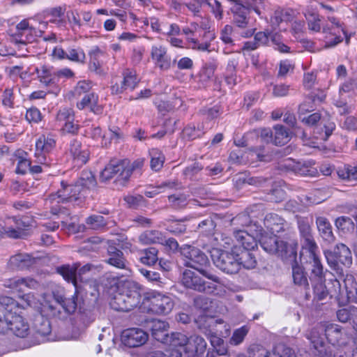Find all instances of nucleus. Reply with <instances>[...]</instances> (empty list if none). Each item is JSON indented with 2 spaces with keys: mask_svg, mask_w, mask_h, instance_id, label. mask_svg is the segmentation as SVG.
I'll list each match as a JSON object with an SVG mask.
<instances>
[{
  "mask_svg": "<svg viewBox=\"0 0 357 357\" xmlns=\"http://www.w3.org/2000/svg\"><path fill=\"white\" fill-rule=\"evenodd\" d=\"M61 184V188L49 197L52 204L51 212L54 215L68 214L65 207L57 204L77 200L86 189L96 187V181L91 172L83 171L80 178L74 185H68L64 181Z\"/></svg>",
  "mask_w": 357,
  "mask_h": 357,
  "instance_id": "f257e3e1",
  "label": "nucleus"
},
{
  "mask_svg": "<svg viewBox=\"0 0 357 357\" xmlns=\"http://www.w3.org/2000/svg\"><path fill=\"white\" fill-rule=\"evenodd\" d=\"M141 298L140 286L132 280H126L118 284L109 305L116 311L128 312L139 305Z\"/></svg>",
  "mask_w": 357,
  "mask_h": 357,
  "instance_id": "f03ea898",
  "label": "nucleus"
},
{
  "mask_svg": "<svg viewBox=\"0 0 357 357\" xmlns=\"http://www.w3.org/2000/svg\"><path fill=\"white\" fill-rule=\"evenodd\" d=\"M144 163L143 158H138L132 163L128 159L111 160L102 171L100 179L107 181L115 177L116 181L124 185L133 172L141 170Z\"/></svg>",
  "mask_w": 357,
  "mask_h": 357,
  "instance_id": "7ed1b4c3",
  "label": "nucleus"
},
{
  "mask_svg": "<svg viewBox=\"0 0 357 357\" xmlns=\"http://www.w3.org/2000/svg\"><path fill=\"white\" fill-rule=\"evenodd\" d=\"M181 254L184 258L185 266L194 268L203 277L218 284H221V280L219 277L205 269L209 265V260L202 251L195 247L184 245L181 248Z\"/></svg>",
  "mask_w": 357,
  "mask_h": 357,
  "instance_id": "20e7f679",
  "label": "nucleus"
},
{
  "mask_svg": "<svg viewBox=\"0 0 357 357\" xmlns=\"http://www.w3.org/2000/svg\"><path fill=\"white\" fill-rule=\"evenodd\" d=\"M236 245L231 252L214 248L211 251V257L215 266L227 274H235L240 271V265L236 256Z\"/></svg>",
  "mask_w": 357,
  "mask_h": 357,
  "instance_id": "39448f33",
  "label": "nucleus"
},
{
  "mask_svg": "<svg viewBox=\"0 0 357 357\" xmlns=\"http://www.w3.org/2000/svg\"><path fill=\"white\" fill-rule=\"evenodd\" d=\"M202 276L199 272L186 269L183 272L181 283L188 289L202 293H212L218 289V285L204 280Z\"/></svg>",
  "mask_w": 357,
  "mask_h": 357,
  "instance_id": "423d86ee",
  "label": "nucleus"
},
{
  "mask_svg": "<svg viewBox=\"0 0 357 357\" xmlns=\"http://www.w3.org/2000/svg\"><path fill=\"white\" fill-rule=\"evenodd\" d=\"M258 241L261 248L269 254H277L283 257L289 252V245L284 241L279 240L275 234L264 235L261 231Z\"/></svg>",
  "mask_w": 357,
  "mask_h": 357,
  "instance_id": "0eeeda50",
  "label": "nucleus"
},
{
  "mask_svg": "<svg viewBox=\"0 0 357 357\" xmlns=\"http://www.w3.org/2000/svg\"><path fill=\"white\" fill-rule=\"evenodd\" d=\"M325 256L328 264L331 267H335L337 263L349 266L352 264V257L349 248L343 243L337 244L333 252H325Z\"/></svg>",
  "mask_w": 357,
  "mask_h": 357,
  "instance_id": "6e6552de",
  "label": "nucleus"
},
{
  "mask_svg": "<svg viewBox=\"0 0 357 357\" xmlns=\"http://www.w3.org/2000/svg\"><path fill=\"white\" fill-rule=\"evenodd\" d=\"M328 20L331 23L332 26H325L323 27V32L326 33V47H332L342 41L341 33L345 36V31L342 26L340 22L334 16H328Z\"/></svg>",
  "mask_w": 357,
  "mask_h": 357,
  "instance_id": "1a4fd4ad",
  "label": "nucleus"
},
{
  "mask_svg": "<svg viewBox=\"0 0 357 357\" xmlns=\"http://www.w3.org/2000/svg\"><path fill=\"white\" fill-rule=\"evenodd\" d=\"M29 224L23 219L16 217L9 218L3 226V234L12 238H23L26 236Z\"/></svg>",
  "mask_w": 357,
  "mask_h": 357,
  "instance_id": "9d476101",
  "label": "nucleus"
},
{
  "mask_svg": "<svg viewBox=\"0 0 357 357\" xmlns=\"http://www.w3.org/2000/svg\"><path fill=\"white\" fill-rule=\"evenodd\" d=\"M56 145V140L50 134L40 135L36 142V162L45 164L46 162L45 155L52 151Z\"/></svg>",
  "mask_w": 357,
  "mask_h": 357,
  "instance_id": "9b49d317",
  "label": "nucleus"
},
{
  "mask_svg": "<svg viewBox=\"0 0 357 357\" xmlns=\"http://www.w3.org/2000/svg\"><path fill=\"white\" fill-rule=\"evenodd\" d=\"M261 229L249 230L236 229L234 231V237L236 243L242 246L241 249L252 250L257 246V242L261 235Z\"/></svg>",
  "mask_w": 357,
  "mask_h": 357,
  "instance_id": "f8f14e48",
  "label": "nucleus"
},
{
  "mask_svg": "<svg viewBox=\"0 0 357 357\" xmlns=\"http://www.w3.org/2000/svg\"><path fill=\"white\" fill-rule=\"evenodd\" d=\"M148 340V334L141 328H132L125 330L121 335L123 344L129 347L144 344Z\"/></svg>",
  "mask_w": 357,
  "mask_h": 357,
  "instance_id": "ddd939ff",
  "label": "nucleus"
},
{
  "mask_svg": "<svg viewBox=\"0 0 357 357\" xmlns=\"http://www.w3.org/2000/svg\"><path fill=\"white\" fill-rule=\"evenodd\" d=\"M108 258L106 260L109 264L125 271V275L129 276L131 274L129 262L126 260L122 251L115 247L108 248Z\"/></svg>",
  "mask_w": 357,
  "mask_h": 357,
  "instance_id": "4468645a",
  "label": "nucleus"
},
{
  "mask_svg": "<svg viewBox=\"0 0 357 357\" xmlns=\"http://www.w3.org/2000/svg\"><path fill=\"white\" fill-rule=\"evenodd\" d=\"M151 309L153 312L158 314H167L169 313L174 307L172 299L160 294H154L151 298Z\"/></svg>",
  "mask_w": 357,
  "mask_h": 357,
  "instance_id": "2eb2a0df",
  "label": "nucleus"
},
{
  "mask_svg": "<svg viewBox=\"0 0 357 357\" xmlns=\"http://www.w3.org/2000/svg\"><path fill=\"white\" fill-rule=\"evenodd\" d=\"M324 335L333 345H342L346 343L347 335L341 326L335 324H324Z\"/></svg>",
  "mask_w": 357,
  "mask_h": 357,
  "instance_id": "dca6fc26",
  "label": "nucleus"
},
{
  "mask_svg": "<svg viewBox=\"0 0 357 357\" xmlns=\"http://www.w3.org/2000/svg\"><path fill=\"white\" fill-rule=\"evenodd\" d=\"M151 56L156 67L167 70L171 66V59L167 50L162 45H153L151 50Z\"/></svg>",
  "mask_w": 357,
  "mask_h": 357,
  "instance_id": "f3484780",
  "label": "nucleus"
},
{
  "mask_svg": "<svg viewBox=\"0 0 357 357\" xmlns=\"http://www.w3.org/2000/svg\"><path fill=\"white\" fill-rule=\"evenodd\" d=\"M9 328L15 335L25 337L29 333V325L25 319L20 314L10 313Z\"/></svg>",
  "mask_w": 357,
  "mask_h": 357,
  "instance_id": "a211bd4d",
  "label": "nucleus"
},
{
  "mask_svg": "<svg viewBox=\"0 0 357 357\" xmlns=\"http://www.w3.org/2000/svg\"><path fill=\"white\" fill-rule=\"evenodd\" d=\"M264 226L273 234L284 231L289 228L288 223L276 213H271L264 218Z\"/></svg>",
  "mask_w": 357,
  "mask_h": 357,
  "instance_id": "6ab92c4d",
  "label": "nucleus"
},
{
  "mask_svg": "<svg viewBox=\"0 0 357 357\" xmlns=\"http://www.w3.org/2000/svg\"><path fill=\"white\" fill-rule=\"evenodd\" d=\"M123 75V79L121 81L120 84L116 83L112 85V91L113 93H121L125 90H133L136 87L139 81L134 72L126 70Z\"/></svg>",
  "mask_w": 357,
  "mask_h": 357,
  "instance_id": "aec40b11",
  "label": "nucleus"
},
{
  "mask_svg": "<svg viewBox=\"0 0 357 357\" xmlns=\"http://www.w3.org/2000/svg\"><path fill=\"white\" fill-rule=\"evenodd\" d=\"M90 63L89 68L91 71L98 75H104L105 73L102 68L103 59L106 56L105 52L98 47H93L89 52Z\"/></svg>",
  "mask_w": 357,
  "mask_h": 357,
  "instance_id": "412c9836",
  "label": "nucleus"
},
{
  "mask_svg": "<svg viewBox=\"0 0 357 357\" xmlns=\"http://www.w3.org/2000/svg\"><path fill=\"white\" fill-rule=\"evenodd\" d=\"M148 327L151 331L152 336L158 341H167V331L169 324L160 319H152L148 322Z\"/></svg>",
  "mask_w": 357,
  "mask_h": 357,
  "instance_id": "4be33fe9",
  "label": "nucleus"
},
{
  "mask_svg": "<svg viewBox=\"0 0 357 357\" xmlns=\"http://www.w3.org/2000/svg\"><path fill=\"white\" fill-rule=\"evenodd\" d=\"M34 263V258L31 257L29 254L18 253L10 257L8 266L13 270H24L29 268Z\"/></svg>",
  "mask_w": 357,
  "mask_h": 357,
  "instance_id": "5701e85b",
  "label": "nucleus"
},
{
  "mask_svg": "<svg viewBox=\"0 0 357 357\" xmlns=\"http://www.w3.org/2000/svg\"><path fill=\"white\" fill-rule=\"evenodd\" d=\"M251 250L241 249L236 245V256L240 265V269L243 267L246 269L255 268L257 260L255 256L250 252Z\"/></svg>",
  "mask_w": 357,
  "mask_h": 357,
  "instance_id": "b1692460",
  "label": "nucleus"
},
{
  "mask_svg": "<svg viewBox=\"0 0 357 357\" xmlns=\"http://www.w3.org/2000/svg\"><path fill=\"white\" fill-rule=\"evenodd\" d=\"M53 298L67 313L71 314L75 312L78 305V296L76 292L71 297L66 298L59 291H54Z\"/></svg>",
  "mask_w": 357,
  "mask_h": 357,
  "instance_id": "393cba45",
  "label": "nucleus"
},
{
  "mask_svg": "<svg viewBox=\"0 0 357 357\" xmlns=\"http://www.w3.org/2000/svg\"><path fill=\"white\" fill-rule=\"evenodd\" d=\"M32 39L31 29L26 20H22L16 26L13 40L16 43L26 45Z\"/></svg>",
  "mask_w": 357,
  "mask_h": 357,
  "instance_id": "a878e982",
  "label": "nucleus"
},
{
  "mask_svg": "<svg viewBox=\"0 0 357 357\" xmlns=\"http://www.w3.org/2000/svg\"><path fill=\"white\" fill-rule=\"evenodd\" d=\"M316 250L317 248L308 250L312 264L311 274L317 281H325V274L327 271H324L323 265L316 254Z\"/></svg>",
  "mask_w": 357,
  "mask_h": 357,
  "instance_id": "bb28decb",
  "label": "nucleus"
},
{
  "mask_svg": "<svg viewBox=\"0 0 357 357\" xmlns=\"http://www.w3.org/2000/svg\"><path fill=\"white\" fill-rule=\"evenodd\" d=\"M206 348L205 340L197 335H191L189 337V342L186 349L187 357L192 356L195 354H202Z\"/></svg>",
  "mask_w": 357,
  "mask_h": 357,
  "instance_id": "cd10ccee",
  "label": "nucleus"
},
{
  "mask_svg": "<svg viewBox=\"0 0 357 357\" xmlns=\"http://www.w3.org/2000/svg\"><path fill=\"white\" fill-rule=\"evenodd\" d=\"M38 80L43 84L49 86L56 84V75L53 73L52 68L45 65H41L35 68Z\"/></svg>",
  "mask_w": 357,
  "mask_h": 357,
  "instance_id": "c85d7f7f",
  "label": "nucleus"
},
{
  "mask_svg": "<svg viewBox=\"0 0 357 357\" xmlns=\"http://www.w3.org/2000/svg\"><path fill=\"white\" fill-rule=\"evenodd\" d=\"M70 152L77 165H83L88 161V151L82 149L81 143L75 139L72 140L70 144Z\"/></svg>",
  "mask_w": 357,
  "mask_h": 357,
  "instance_id": "c756f323",
  "label": "nucleus"
},
{
  "mask_svg": "<svg viewBox=\"0 0 357 357\" xmlns=\"http://www.w3.org/2000/svg\"><path fill=\"white\" fill-rule=\"evenodd\" d=\"M324 324L317 325L310 332L308 339L310 340L314 348L319 351L320 355L324 347V337L323 333H324Z\"/></svg>",
  "mask_w": 357,
  "mask_h": 357,
  "instance_id": "7c9ffc66",
  "label": "nucleus"
},
{
  "mask_svg": "<svg viewBox=\"0 0 357 357\" xmlns=\"http://www.w3.org/2000/svg\"><path fill=\"white\" fill-rule=\"evenodd\" d=\"M33 326L36 333L41 337H45L51 333L50 321L41 314L36 316Z\"/></svg>",
  "mask_w": 357,
  "mask_h": 357,
  "instance_id": "2f4dec72",
  "label": "nucleus"
},
{
  "mask_svg": "<svg viewBox=\"0 0 357 357\" xmlns=\"http://www.w3.org/2000/svg\"><path fill=\"white\" fill-rule=\"evenodd\" d=\"M138 239L143 245L163 244L164 236L158 230H146L139 236Z\"/></svg>",
  "mask_w": 357,
  "mask_h": 357,
  "instance_id": "473e14b6",
  "label": "nucleus"
},
{
  "mask_svg": "<svg viewBox=\"0 0 357 357\" xmlns=\"http://www.w3.org/2000/svg\"><path fill=\"white\" fill-rule=\"evenodd\" d=\"M298 229L308 250L317 248L312 236L310 226L306 220L302 219L298 221Z\"/></svg>",
  "mask_w": 357,
  "mask_h": 357,
  "instance_id": "72a5a7b5",
  "label": "nucleus"
},
{
  "mask_svg": "<svg viewBox=\"0 0 357 357\" xmlns=\"http://www.w3.org/2000/svg\"><path fill=\"white\" fill-rule=\"evenodd\" d=\"M188 342L189 337H188L185 334L181 333H173L171 336V348L169 349H176L181 351L182 357L183 353L186 355V349L188 347Z\"/></svg>",
  "mask_w": 357,
  "mask_h": 357,
  "instance_id": "f704fd0d",
  "label": "nucleus"
},
{
  "mask_svg": "<svg viewBox=\"0 0 357 357\" xmlns=\"http://www.w3.org/2000/svg\"><path fill=\"white\" fill-rule=\"evenodd\" d=\"M338 177L347 182L357 181V165H344L337 169Z\"/></svg>",
  "mask_w": 357,
  "mask_h": 357,
  "instance_id": "c9c22d12",
  "label": "nucleus"
},
{
  "mask_svg": "<svg viewBox=\"0 0 357 357\" xmlns=\"http://www.w3.org/2000/svg\"><path fill=\"white\" fill-rule=\"evenodd\" d=\"M316 223L321 237L325 241H332L334 236L332 231V226L329 221L326 218L319 217L317 218Z\"/></svg>",
  "mask_w": 357,
  "mask_h": 357,
  "instance_id": "e433bc0d",
  "label": "nucleus"
},
{
  "mask_svg": "<svg viewBox=\"0 0 357 357\" xmlns=\"http://www.w3.org/2000/svg\"><path fill=\"white\" fill-rule=\"evenodd\" d=\"M66 10V6H56L49 9L47 11V16L50 17L49 21L58 26H63L65 23L64 13Z\"/></svg>",
  "mask_w": 357,
  "mask_h": 357,
  "instance_id": "4c0bfd02",
  "label": "nucleus"
},
{
  "mask_svg": "<svg viewBox=\"0 0 357 357\" xmlns=\"http://www.w3.org/2000/svg\"><path fill=\"white\" fill-rule=\"evenodd\" d=\"M231 222L234 225L248 227L247 230H249L250 232H252L254 229H261V227L257 224H251L252 221L250 217L247 213H242L237 215L232 219Z\"/></svg>",
  "mask_w": 357,
  "mask_h": 357,
  "instance_id": "58836bf2",
  "label": "nucleus"
},
{
  "mask_svg": "<svg viewBox=\"0 0 357 357\" xmlns=\"http://www.w3.org/2000/svg\"><path fill=\"white\" fill-rule=\"evenodd\" d=\"M292 277L295 284L304 289L309 287L308 280L304 268L300 266L295 265L292 267Z\"/></svg>",
  "mask_w": 357,
  "mask_h": 357,
  "instance_id": "ea45409f",
  "label": "nucleus"
},
{
  "mask_svg": "<svg viewBox=\"0 0 357 357\" xmlns=\"http://www.w3.org/2000/svg\"><path fill=\"white\" fill-rule=\"evenodd\" d=\"M335 225L337 229L344 234H351L355 229L354 222L351 218L347 216L337 218L335 221Z\"/></svg>",
  "mask_w": 357,
  "mask_h": 357,
  "instance_id": "a19ab883",
  "label": "nucleus"
},
{
  "mask_svg": "<svg viewBox=\"0 0 357 357\" xmlns=\"http://www.w3.org/2000/svg\"><path fill=\"white\" fill-rule=\"evenodd\" d=\"M273 142L275 145L282 146L287 144L290 139V135L287 130L282 126H274Z\"/></svg>",
  "mask_w": 357,
  "mask_h": 357,
  "instance_id": "79ce46f5",
  "label": "nucleus"
},
{
  "mask_svg": "<svg viewBox=\"0 0 357 357\" xmlns=\"http://www.w3.org/2000/svg\"><path fill=\"white\" fill-rule=\"evenodd\" d=\"M357 317V307L351 306L348 308H343L337 312V317L341 322L345 323L351 320L356 326Z\"/></svg>",
  "mask_w": 357,
  "mask_h": 357,
  "instance_id": "37998d69",
  "label": "nucleus"
},
{
  "mask_svg": "<svg viewBox=\"0 0 357 357\" xmlns=\"http://www.w3.org/2000/svg\"><path fill=\"white\" fill-rule=\"evenodd\" d=\"M248 9L244 6H238L235 8L234 10V22L238 27H246L248 23Z\"/></svg>",
  "mask_w": 357,
  "mask_h": 357,
  "instance_id": "c03bdc74",
  "label": "nucleus"
},
{
  "mask_svg": "<svg viewBox=\"0 0 357 357\" xmlns=\"http://www.w3.org/2000/svg\"><path fill=\"white\" fill-rule=\"evenodd\" d=\"M58 273L61 275L63 278L68 282H72L75 287L77 284L76 271L77 267L70 266V265H63L56 268Z\"/></svg>",
  "mask_w": 357,
  "mask_h": 357,
  "instance_id": "a18cd8bd",
  "label": "nucleus"
},
{
  "mask_svg": "<svg viewBox=\"0 0 357 357\" xmlns=\"http://www.w3.org/2000/svg\"><path fill=\"white\" fill-rule=\"evenodd\" d=\"M218 68V62L213 60L206 63L199 73L200 79L202 82L211 80L214 77V73Z\"/></svg>",
  "mask_w": 357,
  "mask_h": 357,
  "instance_id": "49530a36",
  "label": "nucleus"
},
{
  "mask_svg": "<svg viewBox=\"0 0 357 357\" xmlns=\"http://www.w3.org/2000/svg\"><path fill=\"white\" fill-rule=\"evenodd\" d=\"M151 156V167L154 171H159L162 167L165 162V155L158 149H152L149 151Z\"/></svg>",
  "mask_w": 357,
  "mask_h": 357,
  "instance_id": "de8ad7c7",
  "label": "nucleus"
},
{
  "mask_svg": "<svg viewBox=\"0 0 357 357\" xmlns=\"http://www.w3.org/2000/svg\"><path fill=\"white\" fill-rule=\"evenodd\" d=\"M66 59L77 63H84L86 55L80 47H69L66 50Z\"/></svg>",
  "mask_w": 357,
  "mask_h": 357,
  "instance_id": "09e8293b",
  "label": "nucleus"
},
{
  "mask_svg": "<svg viewBox=\"0 0 357 357\" xmlns=\"http://www.w3.org/2000/svg\"><path fill=\"white\" fill-rule=\"evenodd\" d=\"M158 260V250L154 248H150L144 250L142 256L140 257V261L146 265H153Z\"/></svg>",
  "mask_w": 357,
  "mask_h": 357,
  "instance_id": "8fccbe9b",
  "label": "nucleus"
},
{
  "mask_svg": "<svg viewBox=\"0 0 357 357\" xmlns=\"http://www.w3.org/2000/svg\"><path fill=\"white\" fill-rule=\"evenodd\" d=\"M248 331L249 328L247 326H243L242 327L236 329L229 339L230 344L236 346L242 343Z\"/></svg>",
  "mask_w": 357,
  "mask_h": 357,
  "instance_id": "3c124183",
  "label": "nucleus"
},
{
  "mask_svg": "<svg viewBox=\"0 0 357 357\" xmlns=\"http://www.w3.org/2000/svg\"><path fill=\"white\" fill-rule=\"evenodd\" d=\"M305 17L310 30L315 32H319L321 30V20L318 14L312 12H307L305 14Z\"/></svg>",
  "mask_w": 357,
  "mask_h": 357,
  "instance_id": "603ef678",
  "label": "nucleus"
},
{
  "mask_svg": "<svg viewBox=\"0 0 357 357\" xmlns=\"http://www.w3.org/2000/svg\"><path fill=\"white\" fill-rule=\"evenodd\" d=\"M345 287L349 298L357 303V282L353 276H347L344 280Z\"/></svg>",
  "mask_w": 357,
  "mask_h": 357,
  "instance_id": "864d4df0",
  "label": "nucleus"
},
{
  "mask_svg": "<svg viewBox=\"0 0 357 357\" xmlns=\"http://www.w3.org/2000/svg\"><path fill=\"white\" fill-rule=\"evenodd\" d=\"M293 170L301 176H314L317 173V169L313 167L301 162H296L293 167Z\"/></svg>",
  "mask_w": 357,
  "mask_h": 357,
  "instance_id": "5fc2aeb1",
  "label": "nucleus"
},
{
  "mask_svg": "<svg viewBox=\"0 0 357 357\" xmlns=\"http://www.w3.org/2000/svg\"><path fill=\"white\" fill-rule=\"evenodd\" d=\"M314 100L311 97L306 98L304 101L298 106V119L305 116L307 112L313 110Z\"/></svg>",
  "mask_w": 357,
  "mask_h": 357,
  "instance_id": "6e6d98bb",
  "label": "nucleus"
},
{
  "mask_svg": "<svg viewBox=\"0 0 357 357\" xmlns=\"http://www.w3.org/2000/svg\"><path fill=\"white\" fill-rule=\"evenodd\" d=\"M86 222L93 229H98L106 225L104 218L100 215H93L89 216L86 219Z\"/></svg>",
  "mask_w": 357,
  "mask_h": 357,
  "instance_id": "4d7b16f0",
  "label": "nucleus"
},
{
  "mask_svg": "<svg viewBox=\"0 0 357 357\" xmlns=\"http://www.w3.org/2000/svg\"><path fill=\"white\" fill-rule=\"evenodd\" d=\"M3 287L11 289L13 291L22 293L21 278L15 277L4 280Z\"/></svg>",
  "mask_w": 357,
  "mask_h": 357,
  "instance_id": "13d9d810",
  "label": "nucleus"
},
{
  "mask_svg": "<svg viewBox=\"0 0 357 357\" xmlns=\"http://www.w3.org/2000/svg\"><path fill=\"white\" fill-rule=\"evenodd\" d=\"M294 69V65L290 61H281L279 66L278 76L280 77H285L288 73H292Z\"/></svg>",
  "mask_w": 357,
  "mask_h": 357,
  "instance_id": "bf43d9fd",
  "label": "nucleus"
},
{
  "mask_svg": "<svg viewBox=\"0 0 357 357\" xmlns=\"http://www.w3.org/2000/svg\"><path fill=\"white\" fill-rule=\"evenodd\" d=\"M324 282L325 281H317V284L314 287V296L318 301L324 299L328 295Z\"/></svg>",
  "mask_w": 357,
  "mask_h": 357,
  "instance_id": "052dcab7",
  "label": "nucleus"
},
{
  "mask_svg": "<svg viewBox=\"0 0 357 357\" xmlns=\"http://www.w3.org/2000/svg\"><path fill=\"white\" fill-rule=\"evenodd\" d=\"M25 118L29 123H36L41 121L42 115L38 109L32 107L27 109Z\"/></svg>",
  "mask_w": 357,
  "mask_h": 357,
  "instance_id": "680f3d73",
  "label": "nucleus"
},
{
  "mask_svg": "<svg viewBox=\"0 0 357 357\" xmlns=\"http://www.w3.org/2000/svg\"><path fill=\"white\" fill-rule=\"evenodd\" d=\"M97 100L98 97L93 93H87L80 102H77V106L79 109H83L86 107H89L91 104H95Z\"/></svg>",
  "mask_w": 357,
  "mask_h": 357,
  "instance_id": "e2e57ef3",
  "label": "nucleus"
},
{
  "mask_svg": "<svg viewBox=\"0 0 357 357\" xmlns=\"http://www.w3.org/2000/svg\"><path fill=\"white\" fill-rule=\"evenodd\" d=\"M91 89V84L87 81L79 82L73 90V93L76 96H82L84 93H88Z\"/></svg>",
  "mask_w": 357,
  "mask_h": 357,
  "instance_id": "0e129e2a",
  "label": "nucleus"
},
{
  "mask_svg": "<svg viewBox=\"0 0 357 357\" xmlns=\"http://www.w3.org/2000/svg\"><path fill=\"white\" fill-rule=\"evenodd\" d=\"M31 161L23 157H18V162L15 169V172L19 174H24L27 170H30Z\"/></svg>",
  "mask_w": 357,
  "mask_h": 357,
  "instance_id": "69168bd1",
  "label": "nucleus"
},
{
  "mask_svg": "<svg viewBox=\"0 0 357 357\" xmlns=\"http://www.w3.org/2000/svg\"><path fill=\"white\" fill-rule=\"evenodd\" d=\"M147 357H181V351L169 349L166 351V353L156 351L149 354Z\"/></svg>",
  "mask_w": 357,
  "mask_h": 357,
  "instance_id": "338daca9",
  "label": "nucleus"
},
{
  "mask_svg": "<svg viewBox=\"0 0 357 357\" xmlns=\"http://www.w3.org/2000/svg\"><path fill=\"white\" fill-rule=\"evenodd\" d=\"M271 357H296L292 350L283 345L278 346L275 349V351Z\"/></svg>",
  "mask_w": 357,
  "mask_h": 357,
  "instance_id": "774afa93",
  "label": "nucleus"
}]
</instances>
